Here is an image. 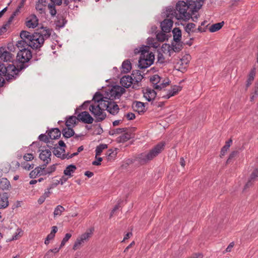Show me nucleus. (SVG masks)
I'll return each instance as SVG.
<instances>
[{
    "label": "nucleus",
    "mask_w": 258,
    "mask_h": 258,
    "mask_svg": "<svg viewBox=\"0 0 258 258\" xmlns=\"http://www.w3.org/2000/svg\"><path fill=\"white\" fill-rule=\"evenodd\" d=\"M52 32V29L43 26L37 29V31L32 34L31 39L29 40L30 47L33 49L40 50L44 41L50 37Z\"/></svg>",
    "instance_id": "nucleus-1"
},
{
    "label": "nucleus",
    "mask_w": 258,
    "mask_h": 258,
    "mask_svg": "<svg viewBox=\"0 0 258 258\" xmlns=\"http://www.w3.org/2000/svg\"><path fill=\"white\" fill-rule=\"evenodd\" d=\"M165 146V142L159 143L148 152H144L139 154L136 157V161L141 165L147 164L161 153L164 150Z\"/></svg>",
    "instance_id": "nucleus-2"
},
{
    "label": "nucleus",
    "mask_w": 258,
    "mask_h": 258,
    "mask_svg": "<svg viewBox=\"0 0 258 258\" xmlns=\"http://www.w3.org/2000/svg\"><path fill=\"white\" fill-rule=\"evenodd\" d=\"M188 10V6L187 3L184 1H179L176 5V9H169V14L167 17H169L170 15L171 18L175 17L177 20L183 19L184 20H188L191 17V13Z\"/></svg>",
    "instance_id": "nucleus-3"
},
{
    "label": "nucleus",
    "mask_w": 258,
    "mask_h": 258,
    "mask_svg": "<svg viewBox=\"0 0 258 258\" xmlns=\"http://www.w3.org/2000/svg\"><path fill=\"white\" fill-rule=\"evenodd\" d=\"M32 58V52L28 48L20 49L17 55V60L19 63L20 69H24L29 66V62Z\"/></svg>",
    "instance_id": "nucleus-4"
},
{
    "label": "nucleus",
    "mask_w": 258,
    "mask_h": 258,
    "mask_svg": "<svg viewBox=\"0 0 258 258\" xmlns=\"http://www.w3.org/2000/svg\"><path fill=\"white\" fill-rule=\"evenodd\" d=\"M5 69V74L3 75L8 82L16 79L19 75V73L23 69H20V65H17V68L14 64H8Z\"/></svg>",
    "instance_id": "nucleus-5"
},
{
    "label": "nucleus",
    "mask_w": 258,
    "mask_h": 258,
    "mask_svg": "<svg viewBox=\"0 0 258 258\" xmlns=\"http://www.w3.org/2000/svg\"><path fill=\"white\" fill-rule=\"evenodd\" d=\"M89 110L95 118L96 122L102 121L106 117L105 112L97 104L91 105L89 107Z\"/></svg>",
    "instance_id": "nucleus-6"
},
{
    "label": "nucleus",
    "mask_w": 258,
    "mask_h": 258,
    "mask_svg": "<svg viewBox=\"0 0 258 258\" xmlns=\"http://www.w3.org/2000/svg\"><path fill=\"white\" fill-rule=\"evenodd\" d=\"M93 231V228L88 229L85 233H83L81 235L80 237H78L73 245V249L74 250H77L85 241H88L89 239L92 236Z\"/></svg>",
    "instance_id": "nucleus-7"
},
{
    "label": "nucleus",
    "mask_w": 258,
    "mask_h": 258,
    "mask_svg": "<svg viewBox=\"0 0 258 258\" xmlns=\"http://www.w3.org/2000/svg\"><path fill=\"white\" fill-rule=\"evenodd\" d=\"M123 90L124 89L119 86H114L107 93V96L112 101L116 98H119L121 96L123 93Z\"/></svg>",
    "instance_id": "nucleus-8"
},
{
    "label": "nucleus",
    "mask_w": 258,
    "mask_h": 258,
    "mask_svg": "<svg viewBox=\"0 0 258 258\" xmlns=\"http://www.w3.org/2000/svg\"><path fill=\"white\" fill-rule=\"evenodd\" d=\"M186 3L188 6L189 11L191 15H194L195 12H198L202 6L201 2L198 0H188Z\"/></svg>",
    "instance_id": "nucleus-9"
},
{
    "label": "nucleus",
    "mask_w": 258,
    "mask_h": 258,
    "mask_svg": "<svg viewBox=\"0 0 258 258\" xmlns=\"http://www.w3.org/2000/svg\"><path fill=\"white\" fill-rule=\"evenodd\" d=\"M14 55L11 52L7 50L5 48H0V59L4 61H12Z\"/></svg>",
    "instance_id": "nucleus-10"
},
{
    "label": "nucleus",
    "mask_w": 258,
    "mask_h": 258,
    "mask_svg": "<svg viewBox=\"0 0 258 258\" xmlns=\"http://www.w3.org/2000/svg\"><path fill=\"white\" fill-rule=\"evenodd\" d=\"M51 152L48 149L42 150L39 154V158L44 162V166L46 167L47 165L51 161L50 156Z\"/></svg>",
    "instance_id": "nucleus-11"
},
{
    "label": "nucleus",
    "mask_w": 258,
    "mask_h": 258,
    "mask_svg": "<svg viewBox=\"0 0 258 258\" xmlns=\"http://www.w3.org/2000/svg\"><path fill=\"white\" fill-rule=\"evenodd\" d=\"M124 134L120 136L116 139L117 143H124L134 137L131 129L126 128V131L123 132Z\"/></svg>",
    "instance_id": "nucleus-12"
},
{
    "label": "nucleus",
    "mask_w": 258,
    "mask_h": 258,
    "mask_svg": "<svg viewBox=\"0 0 258 258\" xmlns=\"http://www.w3.org/2000/svg\"><path fill=\"white\" fill-rule=\"evenodd\" d=\"M78 117L79 121H81L85 123H92L94 120L93 118L87 111H83L79 113Z\"/></svg>",
    "instance_id": "nucleus-13"
},
{
    "label": "nucleus",
    "mask_w": 258,
    "mask_h": 258,
    "mask_svg": "<svg viewBox=\"0 0 258 258\" xmlns=\"http://www.w3.org/2000/svg\"><path fill=\"white\" fill-rule=\"evenodd\" d=\"M25 24L28 28H34L38 24V19L35 15H31L26 19Z\"/></svg>",
    "instance_id": "nucleus-14"
},
{
    "label": "nucleus",
    "mask_w": 258,
    "mask_h": 258,
    "mask_svg": "<svg viewBox=\"0 0 258 258\" xmlns=\"http://www.w3.org/2000/svg\"><path fill=\"white\" fill-rule=\"evenodd\" d=\"M256 75V68L253 67L249 72L246 81L245 90L246 91L248 88L252 84Z\"/></svg>",
    "instance_id": "nucleus-15"
},
{
    "label": "nucleus",
    "mask_w": 258,
    "mask_h": 258,
    "mask_svg": "<svg viewBox=\"0 0 258 258\" xmlns=\"http://www.w3.org/2000/svg\"><path fill=\"white\" fill-rule=\"evenodd\" d=\"M173 22L170 19H166L161 23L162 30L165 33H168L170 31L173 25Z\"/></svg>",
    "instance_id": "nucleus-16"
},
{
    "label": "nucleus",
    "mask_w": 258,
    "mask_h": 258,
    "mask_svg": "<svg viewBox=\"0 0 258 258\" xmlns=\"http://www.w3.org/2000/svg\"><path fill=\"white\" fill-rule=\"evenodd\" d=\"M134 80L132 76H124L120 79V84L125 88H129L133 84Z\"/></svg>",
    "instance_id": "nucleus-17"
},
{
    "label": "nucleus",
    "mask_w": 258,
    "mask_h": 258,
    "mask_svg": "<svg viewBox=\"0 0 258 258\" xmlns=\"http://www.w3.org/2000/svg\"><path fill=\"white\" fill-rule=\"evenodd\" d=\"M52 151L53 154L58 158H60L61 159H66L67 155L65 154V149L62 148L56 147L53 148Z\"/></svg>",
    "instance_id": "nucleus-18"
},
{
    "label": "nucleus",
    "mask_w": 258,
    "mask_h": 258,
    "mask_svg": "<svg viewBox=\"0 0 258 258\" xmlns=\"http://www.w3.org/2000/svg\"><path fill=\"white\" fill-rule=\"evenodd\" d=\"M141 55H144L146 59H148L149 64H152L154 60V55L152 52H149L148 47L141 50Z\"/></svg>",
    "instance_id": "nucleus-19"
},
{
    "label": "nucleus",
    "mask_w": 258,
    "mask_h": 258,
    "mask_svg": "<svg viewBox=\"0 0 258 258\" xmlns=\"http://www.w3.org/2000/svg\"><path fill=\"white\" fill-rule=\"evenodd\" d=\"M157 95L154 90L147 88L146 92L144 93V97L148 101H151L155 99Z\"/></svg>",
    "instance_id": "nucleus-20"
},
{
    "label": "nucleus",
    "mask_w": 258,
    "mask_h": 258,
    "mask_svg": "<svg viewBox=\"0 0 258 258\" xmlns=\"http://www.w3.org/2000/svg\"><path fill=\"white\" fill-rule=\"evenodd\" d=\"M182 87L179 86H174L171 90H168V93L162 96V98L169 99L171 96L176 95L179 91H181Z\"/></svg>",
    "instance_id": "nucleus-21"
},
{
    "label": "nucleus",
    "mask_w": 258,
    "mask_h": 258,
    "mask_svg": "<svg viewBox=\"0 0 258 258\" xmlns=\"http://www.w3.org/2000/svg\"><path fill=\"white\" fill-rule=\"evenodd\" d=\"M78 121H79L78 116H70L69 117H66V125L67 127L73 128L77 124Z\"/></svg>",
    "instance_id": "nucleus-22"
},
{
    "label": "nucleus",
    "mask_w": 258,
    "mask_h": 258,
    "mask_svg": "<svg viewBox=\"0 0 258 258\" xmlns=\"http://www.w3.org/2000/svg\"><path fill=\"white\" fill-rule=\"evenodd\" d=\"M61 135V132L58 128H54L50 130L48 133V136L50 139H58Z\"/></svg>",
    "instance_id": "nucleus-23"
},
{
    "label": "nucleus",
    "mask_w": 258,
    "mask_h": 258,
    "mask_svg": "<svg viewBox=\"0 0 258 258\" xmlns=\"http://www.w3.org/2000/svg\"><path fill=\"white\" fill-rule=\"evenodd\" d=\"M46 4V0H39L36 5V9L40 14L44 13Z\"/></svg>",
    "instance_id": "nucleus-24"
},
{
    "label": "nucleus",
    "mask_w": 258,
    "mask_h": 258,
    "mask_svg": "<svg viewBox=\"0 0 258 258\" xmlns=\"http://www.w3.org/2000/svg\"><path fill=\"white\" fill-rule=\"evenodd\" d=\"M145 104L140 101H135L133 103V107L134 110L140 112H144L145 110Z\"/></svg>",
    "instance_id": "nucleus-25"
},
{
    "label": "nucleus",
    "mask_w": 258,
    "mask_h": 258,
    "mask_svg": "<svg viewBox=\"0 0 258 258\" xmlns=\"http://www.w3.org/2000/svg\"><path fill=\"white\" fill-rule=\"evenodd\" d=\"M61 133L63 137L66 139H69L75 135V132L71 127L63 128Z\"/></svg>",
    "instance_id": "nucleus-26"
},
{
    "label": "nucleus",
    "mask_w": 258,
    "mask_h": 258,
    "mask_svg": "<svg viewBox=\"0 0 258 258\" xmlns=\"http://www.w3.org/2000/svg\"><path fill=\"white\" fill-rule=\"evenodd\" d=\"M152 64H149L148 59H146L144 55L141 54L140 59L139 60V67L140 69H146Z\"/></svg>",
    "instance_id": "nucleus-27"
},
{
    "label": "nucleus",
    "mask_w": 258,
    "mask_h": 258,
    "mask_svg": "<svg viewBox=\"0 0 258 258\" xmlns=\"http://www.w3.org/2000/svg\"><path fill=\"white\" fill-rule=\"evenodd\" d=\"M118 105L113 101H111L109 104V106L107 109L110 114L115 115L117 114L119 111Z\"/></svg>",
    "instance_id": "nucleus-28"
},
{
    "label": "nucleus",
    "mask_w": 258,
    "mask_h": 258,
    "mask_svg": "<svg viewBox=\"0 0 258 258\" xmlns=\"http://www.w3.org/2000/svg\"><path fill=\"white\" fill-rule=\"evenodd\" d=\"M112 101L108 97H105L102 100L100 103L97 104L104 111L105 109L107 110L109 106V104Z\"/></svg>",
    "instance_id": "nucleus-29"
},
{
    "label": "nucleus",
    "mask_w": 258,
    "mask_h": 258,
    "mask_svg": "<svg viewBox=\"0 0 258 258\" xmlns=\"http://www.w3.org/2000/svg\"><path fill=\"white\" fill-rule=\"evenodd\" d=\"M77 167L75 165L71 164L68 166L63 171L65 175L69 176L70 177L73 176V173L75 172Z\"/></svg>",
    "instance_id": "nucleus-30"
},
{
    "label": "nucleus",
    "mask_w": 258,
    "mask_h": 258,
    "mask_svg": "<svg viewBox=\"0 0 258 258\" xmlns=\"http://www.w3.org/2000/svg\"><path fill=\"white\" fill-rule=\"evenodd\" d=\"M173 35V40L175 42H178L181 40V31L179 28H175L172 30Z\"/></svg>",
    "instance_id": "nucleus-31"
},
{
    "label": "nucleus",
    "mask_w": 258,
    "mask_h": 258,
    "mask_svg": "<svg viewBox=\"0 0 258 258\" xmlns=\"http://www.w3.org/2000/svg\"><path fill=\"white\" fill-rule=\"evenodd\" d=\"M11 187L10 181L6 178L0 179V188L3 190H8Z\"/></svg>",
    "instance_id": "nucleus-32"
},
{
    "label": "nucleus",
    "mask_w": 258,
    "mask_h": 258,
    "mask_svg": "<svg viewBox=\"0 0 258 258\" xmlns=\"http://www.w3.org/2000/svg\"><path fill=\"white\" fill-rule=\"evenodd\" d=\"M9 205L8 197L7 194L5 193L0 199V209H4Z\"/></svg>",
    "instance_id": "nucleus-33"
},
{
    "label": "nucleus",
    "mask_w": 258,
    "mask_h": 258,
    "mask_svg": "<svg viewBox=\"0 0 258 258\" xmlns=\"http://www.w3.org/2000/svg\"><path fill=\"white\" fill-rule=\"evenodd\" d=\"M132 77L134 80V82L139 83L141 81L143 78V76L141 74V72L139 70H136L133 72L132 74Z\"/></svg>",
    "instance_id": "nucleus-34"
},
{
    "label": "nucleus",
    "mask_w": 258,
    "mask_h": 258,
    "mask_svg": "<svg viewBox=\"0 0 258 258\" xmlns=\"http://www.w3.org/2000/svg\"><path fill=\"white\" fill-rule=\"evenodd\" d=\"M20 37L23 40H25L29 43V40L31 39L32 34L27 31H22L20 33Z\"/></svg>",
    "instance_id": "nucleus-35"
},
{
    "label": "nucleus",
    "mask_w": 258,
    "mask_h": 258,
    "mask_svg": "<svg viewBox=\"0 0 258 258\" xmlns=\"http://www.w3.org/2000/svg\"><path fill=\"white\" fill-rule=\"evenodd\" d=\"M122 71L124 73H128L132 69V65L130 60H124L122 64Z\"/></svg>",
    "instance_id": "nucleus-36"
},
{
    "label": "nucleus",
    "mask_w": 258,
    "mask_h": 258,
    "mask_svg": "<svg viewBox=\"0 0 258 258\" xmlns=\"http://www.w3.org/2000/svg\"><path fill=\"white\" fill-rule=\"evenodd\" d=\"M224 22L217 23L214 24H213L210 28L209 31L211 32H215L219 30L224 25Z\"/></svg>",
    "instance_id": "nucleus-37"
},
{
    "label": "nucleus",
    "mask_w": 258,
    "mask_h": 258,
    "mask_svg": "<svg viewBox=\"0 0 258 258\" xmlns=\"http://www.w3.org/2000/svg\"><path fill=\"white\" fill-rule=\"evenodd\" d=\"M183 48V43L180 41L175 42V44L172 43V50L176 52L180 51Z\"/></svg>",
    "instance_id": "nucleus-38"
},
{
    "label": "nucleus",
    "mask_w": 258,
    "mask_h": 258,
    "mask_svg": "<svg viewBox=\"0 0 258 258\" xmlns=\"http://www.w3.org/2000/svg\"><path fill=\"white\" fill-rule=\"evenodd\" d=\"M29 44V43L21 39L17 41L16 46L19 49V50H20V49H22V48H28V47H30Z\"/></svg>",
    "instance_id": "nucleus-39"
},
{
    "label": "nucleus",
    "mask_w": 258,
    "mask_h": 258,
    "mask_svg": "<svg viewBox=\"0 0 258 258\" xmlns=\"http://www.w3.org/2000/svg\"><path fill=\"white\" fill-rule=\"evenodd\" d=\"M64 210L65 209L62 206H57L54 209V211L53 212L54 217L55 218L56 216H60L62 214V212L64 211Z\"/></svg>",
    "instance_id": "nucleus-40"
},
{
    "label": "nucleus",
    "mask_w": 258,
    "mask_h": 258,
    "mask_svg": "<svg viewBox=\"0 0 258 258\" xmlns=\"http://www.w3.org/2000/svg\"><path fill=\"white\" fill-rule=\"evenodd\" d=\"M105 97H103L102 95L97 92H96L93 97V100L94 101V104H97L100 103V102Z\"/></svg>",
    "instance_id": "nucleus-41"
},
{
    "label": "nucleus",
    "mask_w": 258,
    "mask_h": 258,
    "mask_svg": "<svg viewBox=\"0 0 258 258\" xmlns=\"http://www.w3.org/2000/svg\"><path fill=\"white\" fill-rule=\"evenodd\" d=\"M106 148H107V145L106 144H102L97 146L95 150L96 156L100 155L102 151Z\"/></svg>",
    "instance_id": "nucleus-42"
},
{
    "label": "nucleus",
    "mask_w": 258,
    "mask_h": 258,
    "mask_svg": "<svg viewBox=\"0 0 258 258\" xmlns=\"http://www.w3.org/2000/svg\"><path fill=\"white\" fill-rule=\"evenodd\" d=\"M116 155V150H109L106 153L107 160L108 161L113 160L115 158Z\"/></svg>",
    "instance_id": "nucleus-43"
},
{
    "label": "nucleus",
    "mask_w": 258,
    "mask_h": 258,
    "mask_svg": "<svg viewBox=\"0 0 258 258\" xmlns=\"http://www.w3.org/2000/svg\"><path fill=\"white\" fill-rule=\"evenodd\" d=\"M196 27V25L192 23H188L185 27V31L189 34L190 32H196V30H194Z\"/></svg>",
    "instance_id": "nucleus-44"
},
{
    "label": "nucleus",
    "mask_w": 258,
    "mask_h": 258,
    "mask_svg": "<svg viewBox=\"0 0 258 258\" xmlns=\"http://www.w3.org/2000/svg\"><path fill=\"white\" fill-rule=\"evenodd\" d=\"M161 77L157 75H155L151 77L150 78V82L154 85V86H156V85H158L159 83H160L161 81Z\"/></svg>",
    "instance_id": "nucleus-45"
},
{
    "label": "nucleus",
    "mask_w": 258,
    "mask_h": 258,
    "mask_svg": "<svg viewBox=\"0 0 258 258\" xmlns=\"http://www.w3.org/2000/svg\"><path fill=\"white\" fill-rule=\"evenodd\" d=\"M56 170V164H53L47 168L44 169L43 171V174L46 175L47 174H50Z\"/></svg>",
    "instance_id": "nucleus-46"
},
{
    "label": "nucleus",
    "mask_w": 258,
    "mask_h": 258,
    "mask_svg": "<svg viewBox=\"0 0 258 258\" xmlns=\"http://www.w3.org/2000/svg\"><path fill=\"white\" fill-rule=\"evenodd\" d=\"M169 85V82H166L165 80L162 81L161 83L160 82L158 85L154 86L153 88L155 89L161 90L162 88L166 87Z\"/></svg>",
    "instance_id": "nucleus-47"
},
{
    "label": "nucleus",
    "mask_w": 258,
    "mask_h": 258,
    "mask_svg": "<svg viewBox=\"0 0 258 258\" xmlns=\"http://www.w3.org/2000/svg\"><path fill=\"white\" fill-rule=\"evenodd\" d=\"M239 152L238 151H232L229 156L228 159L226 161V164H228L230 163L231 160L235 158L238 154Z\"/></svg>",
    "instance_id": "nucleus-48"
},
{
    "label": "nucleus",
    "mask_w": 258,
    "mask_h": 258,
    "mask_svg": "<svg viewBox=\"0 0 258 258\" xmlns=\"http://www.w3.org/2000/svg\"><path fill=\"white\" fill-rule=\"evenodd\" d=\"M15 17L12 14L8 21L3 25L2 27L4 31L7 30V27L11 25Z\"/></svg>",
    "instance_id": "nucleus-49"
},
{
    "label": "nucleus",
    "mask_w": 258,
    "mask_h": 258,
    "mask_svg": "<svg viewBox=\"0 0 258 258\" xmlns=\"http://www.w3.org/2000/svg\"><path fill=\"white\" fill-rule=\"evenodd\" d=\"M67 23V21L62 17L59 18V19L57 21L56 25L57 27L59 28L63 27L66 23Z\"/></svg>",
    "instance_id": "nucleus-50"
},
{
    "label": "nucleus",
    "mask_w": 258,
    "mask_h": 258,
    "mask_svg": "<svg viewBox=\"0 0 258 258\" xmlns=\"http://www.w3.org/2000/svg\"><path fill=\"white\" fill-rule=\"evenodd\" d=\"M48 8L49 10V13L51 16L52 17L55 16L56 14V10L55 9L54 5L49 4L48 5Z\"/></svg>",
    "instance_id": "nucleus-51"
},
{
    "label": "nucleus",
    "mask_w": 258,
    "mask_h": 258,
    "mask_svg": "<svg viewBox=\"0 0 258 258\" xmlns=\"http://www.w3.org/2000/svg\"><path fill=\"white\" fill-rule=\"evenodd\" d=\"M45 168H46V167H44V164H43L41 166H38V167H36L34 169V171H36V173L39 175H44L43 171L44 170Z\"/></svg>",
    "instance_id": "nucleus-52"
},
{
    "label": "nucleus",
    "mask_w": 258,
    "mask_h": 258,
    "mask_svg": "<svg viewBox=\"0 0 258 258\" xmlns=\"http://www.w3.org/2000/svg\"><path fill=\"white\" fill-rule=\"evenodd\" d=\"M250 178L253 181H255L258 179V168L254 169L251 173Z\"/></svg>",
    "instance_id": "nucleus-53"
},
{
    "label": "nucleus",
    "mask_w": 258,
    "mask_h": 258,
    "mask_svg": "<svg viewBox=\"0 0 258 258\" xmlns=\"http://www.w3.org/2000/svg\"><path fill=\"white\" fill-rule=\"evenodd\" d=\"M72 234L70 233H67L65 235L64 237L63 238V239L61 241V244H60V247H62L69 240V239L71 237Z\"/></svg>",
    "instance_id": "nucleus-54"
},
{
    "label": "nucleus",
    "mask_w": 258,
    "mask_h": 258,
    "mask_svg": "<svg viewBox=\"0 0 258 258\" xmlns=\"http://www.w3.org/2000/svg\"><path fill=\"white\" fill-rule=\"evenodd\" d=\"M38 139L40 141L47 143L49 142V139L50 138L49 137H48V136L45 134H41L39 135Z\"/></svg>",
    "instance_id": "nucleus-55"
},
{
    "label": "nucleus",
    "mask_w": 258,
    "mask_h": 258,
    "mask_svg": "<svg viewBox=\"0 0 258 258\" xmlns=\"http://www.w3.org/2000/svg\"><path fill=\"white\" fill-rule=\"evenodd\" d=\"M156 37L158 40L163 42L165 40L166 35L163 33H160L157 34Z\"/></svg>",
    "instance_id": "nucleus-56"
},
{
    "label": "nucleus",
    "mask_w": 258,
    "mask_h": 258,
    "mask_svg": "<svg viewBox=\"0 0 258 258\" xmlns=\"http://www.w3.org/2000/svg\"><path fill=\"white\" fill-rule=\"evenodd\" d=\"M22 166H23V168L27 169L28 170H30L31 169H32L34 167L33 164H30L26 162H24L23 163H22Z\"/></svg>",
    "instance_id": "nucleus-57"
},
{
    "label": "nucleus",
    "mask_w": 258,
    "mask_h": 258,
    "mask_svg": "<svg viewBox=\"0 0 258 258\" xmlns=\"http://www.w3.org/2000/svg\"><path fill=\"white\" fill-rule=\"evenodd\" d=\"M23 159L26 161H29L32 160L34 159V156H33V155L32 154L28 153V154H25L23 156Z\"/></svg>",
    "instance_id": "nucleus-58"
},
{
    "label": "nucleus",
    "mask_w": 258,
    "mask_h": 258,
    "mask_svg": "<svg viewBox=\"0 0 258 258\" xmlns=\"http://www.w3.org/2000/svg\"><path fill=\"white\" fill-rule=\"evenodd\" d=\"M53 188V185H51V186L47 188L45 190L44 193L43 194V196L45 198L49 197L50 195L51 194V192L50 191V190Z\"/></svg>",
    "instance_id": "nucleus-59"
},
{
    "label": "nucleus",
    "mask_w": 258,
    "mask_h": 258,
    "mask_svg": "<svg viewBox=\"0 0 258 258\" xmlns=\"http://www.w3.org/2000/svg\"><path fill=\"white\" fill-rule=\"evenodd\" d=\"M96 160L93 161L92 164L93 165H96V166L100 165L101 164V162L102 161V158H101V157L97 158V156H96Z\"/></svg>",
    "instance_id": "nucleus-60"
},
{
    "label": "nucleus",
    "mask_w": 258,
    "mask_h": 258,
    "mask_svg": "<svg viewBox=\"0 0 258 258\" xmlns=\"http://www.w3.org/2000/svg\"><path fill=\"white\" fill-rule=\"evenodd\" d=\"M7 66L2 63L0 62V76H2L5 74V69L4 68H6Z\"/></svg>",
    "instance_id": "nucleus-61"
},
{
    "label": "nucleus",
    "mask_w": 258,
    "mask_h": 258,
    "mask_svg": "<svg viewBox=\"0 0 258 258\" xmlns=\"http://www.w3.org/2000/svg\"><path fill=\"white\" fill-rule=\"evenodd\" d=\"M126 127L125 128H117L115 129V132H116V134H120L124 132H125L126 131Z\"/></svg>",
    "instance_id": "nucleus-62"
},
{
    "label": "nucleus",
    "mask_w": 258,
    "mask_h": 258,
    "mask_svg": "<svg viewBox=\"0 0 258 258\" xmlns=\"http://www.w3.org/2000/svg\"><path fill=\"white\" fill-rule=\"evenodd\" d=\"M157 62H159L160 63H163L164 62V57L163 54H160L158 55Z\"/></svg>",
    "instance_id": "nucleus-63"
},
{
    "label": "nucleus",
    "mask_w": 258,
    "mask_h": 258,
    "mask_svg": "<svg viewBox=\"0 0 258 258\" xmlns=\"http://www.w3.org/2000/svg\"><path fill=\"white\" fill-rule=\"evenodd\" d=\"M125 116L128 120H133L135 118V115L133 113H128Z\"/></svg>",
    "instance_id": "nucleus-64"
}]
</instances>
